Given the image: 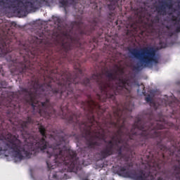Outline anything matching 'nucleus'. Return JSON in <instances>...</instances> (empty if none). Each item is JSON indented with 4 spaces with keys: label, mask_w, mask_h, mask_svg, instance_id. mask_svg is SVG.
<instances>
[{
    "label": "nucleus",
    "mask_w": 180,
    "mask_h": 180,
    "mask_svg": "<svg viewBox=\"0 0 180 180\" xmlns=\"http://www.w3.org/2000/svg\"><path fill=\"white\" fill-rule=\"evenodd\" d=\"M105 77L103 72H96L90 77H84V86L92 88V82L98 86L100 92L96 94V99L100 102L114 103L112 113L108 112L104 117L105 108L100 103L94 100L91 94L87 95L84 101V139L89 148L100 147L101 141L105 146L98 153L100 160H105L113 155L115 146L121 144L117 150L118 157L124 158L122 151H130L129 144L131 140H136L135 146H146L148 139H155V121L148 118L144 121L138 117L132 125L131 131L126 127L128 112H132L134 104L129 100L125 103H118L117 95L130 98L132 86L127 77H120L118 70H106Z\"/></svg>",
    "instance_id": "1"
},
{
    "label": "nucleus",
    "mask_w": 180,
    "mask_h": 180,
    "mask_svg": "<svg viewBox=\"0 0 180 180\" xmlns=\"http://www.w3.org/2000/svg\"><path fill=\"white\" fill-rule=\"evenodd\" d=\"M131 58L139 59L140 64L134 67L136 70H140L142 67L148 68L153 66V63H158V58L156 56V49L154 46H143L141 49L138 48H129Z\"/></svg>",
    "instance_id": "2"
},
{
    "label": "nucleus",
    "mask_w": 180,
    "mask_h": 180,
    "mask_svg": "<svg viewBox=\"0 0 180 180\" xmlns=\"http://www.w3.org/2000/svg\"><path fill=\"white\" fill-rule=\"evenodd\" d=\"M160 151H150L149 148L146 150V152L143 157L146 158V162L149 167L154 168L155 169H161L162 167L165 165V151H167L168 148L166 146H159Z\"/></svg>",
    "instance_id": "3"
},
{
    "label": "nucleus",
    "mask_w": 180,
    "mask_h": 180,
    "mask_svg": "<svg viewBox=\"0 0 180 180\" xmlns=\"http://www.w3.org/2000/svg\"><path fill=\"white\" fill-rule=\"evenodd\" d=\"M174 6V0H160L158 4L155 6V11L160 15H171L168 10H172Z\"/></svg>",
    "instance_id": "4"
},
{
    "label": "nucleus",
    "mask_w": 180,
    "mask_h": 180,
    "mask_svg": "<svg viewBox=\"0 0 180 180\" xmlns=\"http://www.w3.org/2000/svg\"><path fill=\"white\" fill-rule=\"evenodd\" d=\"M110 1V4H108V8L110 11L107 14V20L110 22H112L115 18V10L116 7H120V4L122 6V1L125 0H109ZM94 4L96 6L98 7V0H95Z\"/></svg>",
    "instance_id": "5"
},
{
    "label": "nucleus",
    "mask_w": 180,
    "mask_h": 180,
    "mask_svg": "<svg viewBox=\"0 0 180 180\" xmlns=\"http://www.w3.org/2000/svg\"><path fill=\"white\" fill-rule=\"evenodd\" d=\"M125 161L126 162L124 167H120L117 165L114 168V172H115V174H117L118 175H124L127 169H129V168L133 167V164L131 162H128L129 158H125Z\"/></svg>",
    "instance_id": "6"
},
{
    "label": "nucleus",
    "mask_w": 180,
    "mask_h": 180,
    "mask_svg": "<svg viewBox=\"0 0 180 180\" xmlns=\"http://www.w3.org/2000/svg\"><path fill=\"white\" fill-rule=\"evenodd\" d=\"M15 8V0H0V11Z\"/></svg>",
    "instance_id": "7"
},
{
    "label": "nucleus",
    "mask_w": 180,
    "mask_h": 180,
    "mask_svg": "<svg viewBox=\"0 0 180 180\" xmlns=\"http://www.w3.org/2000/svg\"><path fill=\"white\" fill-rule=\"evenodd\" d=\"M172 21H174V24L176 25V32H180V11L177 13V17L176 15H172Z\"/></svg>",
    "instance_id": "8"
},
{
    "label": "nucleus",
    "mask_w": 180,
    "mask_h": 180,
    "mask_svg": "<svg viewBox=\"0 0 180 180\" xmlns=\"http://www.w3.org/2000/svg\"><path fill=\"white\" fill-rule=\"evenodd\" d=\"M60 3L63 7H65L66 6H68L69 4H74L75 0H60Z\"/></svg>",
    "instance_id": "9"
},
{
    "label": "nucleus",
    "mask_w": 180,
    "mask_h": 180,
    "mask_svg": "<svg viewBox=\"0 0 180 180\" xmlns=\"http://www.w3.org/2000/svg\"><path fill=\"white\" fill-rule=\"evenodd\" d=\"M145 101L147 103H150V105H154V106H155V103H154L150 94H148V96L145 97Z\"/></svg>",
    "instance_id": "10"
},
{
    "label": "nucleus",
    "mask_w": 180,
    "mask_h": 180,
    "mask_svg": "<svg viewBox=\"0 0 180 180\" xmlns=\"http://www.w3.org/2000/svg\"><path fill=\"white\" fill-rule=\"evenodd\" d=\"M52 19L55 24H61L63 22V19L60 17L53 15Z\"/></svg>",
    "instance_id": "11"
},
{
    "label": "nucleus",
    "mask_w": 180,
    "mask_h": 180,
    "mask_svg": "<svg viewBox=\"0 0 180 180\" xmlns=\"http://www.w3.org/2000/svg\"><path fill=\"white\" fill-rule=\"evenodd\" d=\"M160 20V18L159 15H155L154 17V18L153 19L152 22H159Z\"/></svg>",
    "instance_id": "12"
},
{
    "label": "nucleus",
    "mask_w": 180,
    "mask_h": 180,
    "mask_svg": "<svg viewBox=\"0 0 180 180\" xmlns=\"http://www.w3.org/2000/svg\"><path fill=\"white\" fill-rule=\"evenodd\" d=\"M131 27L134 28L135 31H136L138 30L137 22H133L132 24H131Z\"/></svg>",
    "instance_id": "13"
},
{
    "label": "nucleus",
    "mask_w": 180,
    "mask_h": 180,
    "mask_svg": "<svg viewBox=\"0 0 180 180\" xmlns=\"http://www.w3.org/2000/svg\"><path fill=\"white\" fill-rule=\"evenodd\" d=\"M92 41H93L94 42H96V44H97V42H98V39H97V38H96V37H93Z\"/></svg>",
    "instance_id": "14"
},
{
    "label": "nucleus",
    "mask_w": 180,
    "mask_h": 180,
    "mask_svg": "<svg viewBox=\"0 0 180 180\" xmlns=\"http://www.w3.org/2000/svg\"><path fill=\"white\" fill-rule=\"evenodd\" d=\"M53 178H54V179L57 178V174H53Z\"/></svg>",
    "instance_id": "15"
},
{
    "label": "nucleus",
    "mask_w": 180,
    "mask_h": 180,
    "mask_svg": "<svg viewBox=\"0 0 180 180\" xmlns=\"http://www.w3.org/2000/svg\"><path fill=\"white\" fill-rule=\"evenodd\" d=\"M174 126V124H171V127H172Z\"/></svg>",
    "instance_id": "16"
},
{
    "label": "nucleus",
    "mask_w": 180,
    "mask_h": 180,
    "mask_svg": "<svg viewBox=\"0 0 180 180\" xmlns=\"http://www.w3.org/2000/svg\"><path fill=\"white\" fill-rule=\"evenodd\" d=\"M82 180H89V179H82Z\"/></svg>",
    "instance_id": "17"
},
{
    "label": "nucleus",
    "mask_w": 180,
    "mask_h": 180,
    "mask_svg": "<svg viewBox=\"0 0 180 180\" xmlns=\"http://www.w3.org/2000/svg\"><path fill=\"white\" fill-rule=\"evenodd\" d=\"M122 73H123V70H122Z\"/></svg>",
    "instance_id": "18"
},
{
    "label": "nucleus",
    "mask_w": 180,
    "mask_h": 180,
    "mask_svg": "<svg viewBox=\"0 0 180 180\" xmlns=\"http://www.w3.org/2000/svg\"><path fill=\"white\" fill-rule=\"evenodd\" d=\"M117 24V21H116Z\"/></svg>",
    "instance_id": "19"
}]
</instances>
